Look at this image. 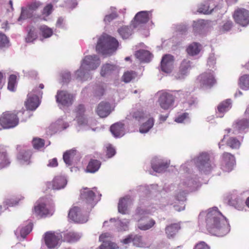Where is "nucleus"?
<instances>
[{
    "label": "nucleus",
    "instance_id": "obj_1",
    "mask_svg": "<svg viewBox=\"0 0 249 249\" xmlns=\"http://www.w3.org/2000/svg\"><path fill=\"white\" fill-rule=\"evenodd\" d=\"M206 222L207 229L212 234L223 236L230 231V225L226 218L216 207L209 209Z\"/></svg>",
    "mask_w": 249,
    "mask_h": 249
},
{
    "label": "nucleus",
    "instance_id": "obj_2",
    "mask_svg": "<svg viewBox=\"0 0 249 249\" xmlns=\"http://www.w3.org/2000/svg\"><path fill=\"white\" fill-rule=\"evenodd\" d=\"M119 46L118 40L107 35H102L98 39L96 46V51L102 54L115 52Z\"/></svg>",
    "mask_w": 249,
    "mask_h": 249
},
{
    "label": "nucleus",
    "instance_id": "obj_3",
    "mask_svg": "<svg viewBox=\"0 0 249 249\" xmlns=\"http://www.w3.org/2000/svg\"><path fill=\"white\" fill-rule=\"evenodd\" d=\"M100 64V61L97 55L86 56L83 59L80 69L76 71L75 75L77 78L82 79L85 74L86 71L95 70Z\"/></svg>",
    "mask_w": 249,
    "mask_h": 249
},
{
    "label": "nucleus",
    "instance_id": "obj_4",
    "mask_svg": "<svg viewBox=\"0 0 249 249\" xmlns=\"http://www.w3.org/2000/svg\"><path fill=\"white\" fill-rule=\"evenodd\" d=\"M19 123L18 112L6 111L0 116V125L3 129H10L17 126Z\"/></svg>",
    "mask_w": 249,
    "mask_h": 249
},
{
    "label": "nucleus",
    "instance_id": "obj_5",
    "mask_svg": "<svg viewBox=\"0 0 249 249\" xmlns=\"http://www.w3.org/2000/svg\"><path fill=\"white\" fill-rule=\"evenodd\" d=\"M234 21L239 25L246 27L249 24V11L244 8L238 7L232 15Z\"/></svg>",
    "mask_w": 249,
    "mask_h": 249
},
{
    "label": "nucleus",
    "instance_id": "obj_6",
    "mask_svg": "<svg viewBox=\"0 0 249 249\" xmlns=\"http://www.w3.org/2000/svg\"><path fill=\"white\" fill-rule=\"evenodd\" d=\"M197 80L201 88L210 89L216 83V79L212 71L203 72L198 76Z\"/></svg>",
    "mask_w": 249,
    "mask_h": 249
},
{
    "label": "nucleus",
    "instance_id": "obj_7",
    "mask_svg": "<svg viewBox=\"0 0 249 249\" xmlns=\"http://www.w3.org/2000/svg\"><path fill=\"white\" fill-rule=\"evenodd\" d=\"M18 153L16 158L19 163L22 165H29L31 162L32 152L24 145H18L17 146Z\"/></svg>",
    "mask_w": 249,
    "mask_h": 249
},
{
    "label": "nucleus",
    "instance_id": "obj_8",
    "mask_svg": "<svg viewBox=\"0 0 249 249\" xmlns=\"http://www.w3.org/2000/svg\"><path fill=\"white\" fill-rule=\"evenodd\" d=\"M43 92L35 89L28 95V98L25 105L27 109L35 110L39 106V100L38 96H42Z\"/></svg>",
    "mask_w": 249,
    "mask_h": 249
},
{
    "label": "nucleus",
    "instance_id": "obj_9",
    "mask_svg": "<svg viewBox=\"0 0 249 249\" xmlns=\"http://www.w3.org/2000/svg\"><path fill=\"white\" fill-rule=\"evenodd\" d=\"M61 238L62 235L59 233L52 231L46 232L44 236L45 244L49 249L57 248Z\"/></svg>",
    "mask_w": 249,
    "mask_h": 249
},
{
    "label": "nucleus",
    "instance_id": "obj_10",
    "mask_svg": "<svg viewBox=\"0 0 249 249\" xmlns=\"http://www.w3.org/2000/svg\"><path fill=\"white\" fill-rule=\"evenodd\" d=\"M81 197L88 211L91 210L96 204V201L95 200V195L92 190L88 189H84L81 193Z\"/></svg>",
    "mask_w": 249,
    "mask_h": 249
},
{
    "label": "nucleus",
    "instance_id": "obj_11",
    "mask_svg": "<svg viewBox=\"0 0 249 249\" xmlns=\"http://www.w3.org/2000/svg\"><path fill=\"white\" fill-rule=\"evenodd\" d=\"M86 108L84 105L79 104L75 107L73 113L75 114V120L80 125H87L88 120L85 115Z\"/></svg>",
    "mask_w": 249,
    "mask_h": 249
},
{
    "label": "nucleus",
    "instance_id": "obj_12",
    "mask_svg": "<svg viewBox=\"0 0 249 249\" xmlns=\"http://www.w3.org/2000/svg\"><path fill=\"white\" fill-rule=\"evenodd\" d=\"M209 161L210 158L208 154L202 153L196 159V166L200 171L206 173L211 170V166Z\"/></svg>",
    "mask_w": 249,
    "mask_h": 249
},
{
    "label": "nucleus",
    "instance_id": "obj_13",
    "mask_svg": "<svg viewBox=\"0 0 249 249\" xmlns=\"http://www.w3.org/2000/svg\"><path fill=\"white\" fill-rule=\"evenodd\" d=\"M249 127V120L242 119L238 120L233 124L232 128H228L225 130L227 134L230 133L231 132L234 134L244 131L246 129Z\"/></svg>",
    "mask_w": 249,
    "mask_h": 249
},
{
    "label": "nucleus",
    "instance_id": "obj_14",
    "mask_svg": "<svg viewBox=\"0 0 249 249\" xmlns=\"http://www.w3.org/2000/svg\"><path fill=\"white\" fill-rule=\"evenodd\" d=\"M151 14L149 11H141L138 12L135 16L133 20L131 21V26L135 28L142 24L147 22Z\"/></svg>",
    "mask_w": 249,
    "mask_h": 249
},
{
    "label": "nucleus",
    "instance_id": "obj_15",
    "mask_svg": "<svg viewBox=\"0 0 249 249\" xmlns=\"http://www.w3.org/2000/svg\"><path fill=\"white\" fill-rule=\"evenodd\" d=\"M68 217L77 223H85L87 221V217L82 214L80 209L76 206H74L70 210Z\"/></svg>",
    "mask_w": 249,
    "mask_h": 249
},
{
    "label": "nucleus",
    "instance_id": "obj_16",
    "mask_svg": "<svg viewBox=\"0 0 249 249\" xmlns=\"http://www.w3.org/2000/svg\"><path fill=\"white\" fill-rule=\"evenodd\" d=\"M158 101L160 107L162 109L167 110L173 106L175 99L173 95L164 93L160 96Z\"/></svg>",
    "mask_w": 249,
    "mask_h": 249
},
{
    "label": "nucleus",
    "instance_id": "obj_17",
    "mask_svg": "<svg viewBox=\"0 0 249 249\" xmlns=\"http://www.w3.org/2000/svg\"><path fill=\"white\" fill-rule=\"evenodd\" d=\"M56 102L63 106H70L73 102V97L68 92L64 90L58 91L56 95Z\"/></svg>",
    "mask_w": 249,
    "mask_h": 249
},
{
    "label": "nucleus",
    "instance_id": "obj_18",
    "mask_svg": "<svg viewBox=\"0 0 249 249\" xmlns=\"http://www.w3.org/2000/svg\"><path fill=\"white\" fill-rule=\"evenodd\" d=\"M174 56L171 54H165L162 58L160 68L162 71L170 73L173 68Z\"/></svg>",
    "mask_w": 249,
    "mask_h": 249
},
{
    "label": "nucleus",
    "instance_id": "obj_19",
    "mask_svg": "<svg viewBox=\"0 0 249 249\" xmlns=\"http://www.w3.org/2000/svg\"><path fill=\"white\" fill-rule=\"evenodd\" d=\"M33 212L36 216L40 218L46 217L50 214L49 210L46 207V204L42 202L41 200L36 202Z\"/></svg>",
    "mask_w": 249,
    "mask_h": 249
},
{
    "label": "nucleus",
    "instance_id": "obj_20",
    "mask_svg": "<svg viewBox=\"0 0 249 249\" xmlns=\"http://www.w3.org/2000/svg\"><path fill=\"white\" fill-rule=\"evenodd\" d=\"M67 184V180L62 176L55 177L53 181L47 183L49 189L59 190L63 188Z\"/></svg>",
    "mask_w": 249,
    "mask_h": 249
},
{
    "label": "nucleus",
    "instance_id": "obj_21",
    "mask_svg": "<svg viewBox=\"0 0 249 249\" xmlns=\"http://www.w3.org/2000/svg\"><path fill=\"white\" fill-rule=\"evenodd\" d=\"M111 112L110 104L107 102H101L98 104L96 109V113L101 118L107 117Z\"/></svg>",
    "mask_w": 249,
    "mask_h": 249
},
{
    "label": "nucleus",
    "instance_id": "obj_22",
    "mask_svg": "<svg viewBox=\"0 0 249 249\" xmlns=\"http://www.w3.org/2000/svg\"><path fill=\"white\" fill-rule=\"evenodd\" d=\"M110 130L115 137H122L124 134V125L122 123L117 122L111 125Z\"/></svg>",
    "mask_w": 249,
    "mask_h": 249
},
{
    "label": "nucleus",
    "instance_id": "obj_23",
    "mask_svg": "<svg viewBox=\"0 0 249 249\" xmlns=\"http://www.w3.org/2000/svg\"><path fill=\"white\" fill-rule=\"evenodd\" d=\"M11 160L7 150L3 148H0V168L7 167L10 165Z\"/></svg>",
    "mask_w": 249,
    "mask_h": 249
},
{
    "label": "nucleus",
    "instance_id": "obj_24",
    "mask_svg": "<svg viewBox=\"0 0 249 249\" xmlns=\"http://www.w3.org/2000/svg\"><path fill=\"white\" fill-rule=\"evenodd\" d=\"M215 7V5L213 0H207L200 5L198 11L205 14H210Z\"/></svg>",
    "mask_w": 249,
    "mask_h": 249
},
{
    "label": "nucleus",
    "instance_id": "obj_25",
    "mask_svg": "<svg viewBox=\"0 0 249 249\" xmlns=\"http://www.w3.org/2000/svg\"><path fill=\"white\" fill-rule=\"evenodd\" d=\"M101 162L100 160L95 159H91L86 167V171L88 173H94L100 168Z\"/></svg>",
    "mask_w": 249,
    "mask_h": 249
},
{
    "label": "nucleus",
    "instance_id": "obj_26",
    "mask_svg": "<svg viewBox=\"0 0 249 249\" xmlns=\"http://www.w3.org/2000/svg\"><path fill=\"white\" fill-rule=\"evenodd\" d=\"M129 117L138 122H141L145 118L148 116V115L143 111L142 109H140L138 110H133L130 113Z\"/></svg>",
    "mask_w": 249,
    "mask_h": 249
},
{
    "label": "nucleus",
    "instance_id": "obj_27",
    "mask_svg": "<svg viewBox=\"0 0 249 249\" xmlns=\"http://www.w3.org/2000/svg\"><path fill=\"white\" fill-rule=\"evenodd\" d=\"M180 225L178 223L172 224L165 228V232L168 238L173 237L180 229Z\"/></svg>",
    "mask_w": 249,
    "mask_h": 249
},
{
    "label": "nucleus",
    "instance_id": "obj_28",
    "mask_svg": "<svg viewBox=\"0 0 249 249\" xmlns=\"http://www.w3.org/2000/svg\"><path fill=\"white\" fill-rule=\"evenodd\" d=\"M201 50V45L199 43L193 42L190 44L186 49L187 53L191 56L198 54Z\"/></svg>",
    "mask_w": 249,
    "mask_h": 249
},
{
    "label": "nucleus",
    "instance_id": "obj_29",
    "mask_svg": "<svg viewBox=\"0 0 249 249\" xmlns=\"http://www.w3.org/2000/svg\"><path fill=\"white\" fill-rule=\"evenodd\" d=\"M40 5V3L39 2H33L28 4L26 7L22 8L21 16L25 17L27 13L36 11L39 7Z\"/></svg>",
    "mask_w": 249,
    "mask_h": 249
},
{
    "label": "nucleus",
    "instance_id": "obj_30",
    "mask_svg": "<svg viewBox=\"0 0 249 249\" xmlns=\"http://www.w3.org/2000/svg\"><path fill=\"white\" fill-rule=\"evenodd\" d=\"M129 202L130 199L127 196L120 199L118 206L119 212L122 214L126 213L128 204Z\"/></svg>",
    "mask_w": 249,
    "mask_h": 249
},
{
    "label": "nucleus",
    "instance_id": "obj_31",
    "mask_svg": "<svg viewBox=\"0 0 249 249\" xmlns=\"http://www.w3.org/2000/svg\"><path fill=\"white\" fill-rule=\"evenodd\" d=\"M155 120L153 117H150L139 128V131L142 133H147L153 126Z\"/></svg>",
    "mask_w": 249,
    "mask_h": 249
},
{
    "label": "nucleus",
    "instance_id": "obj_32",
    "mask_svg": "<svg viewBox=\"0 0 249 249\" xmlns=\"http://www.w3.org/2000/svg\"><path fill=\"white\" fill-rule=\"evenodd\" d=\"M140 223L138 225V228L143 231H146L150 229L152 227H153L155 224V221L154 220L152 219H146V223L142 222V219L141 218L139 220Z\"/></svg>",
    "mask_w": 249,
    "mask_h": 249
},
{
    "label": "nucleus",
    "instance_id": "obj_33",
    "mask_svg": "<svg viewBox=\"0 0 249 249\" xmlns=\"http://www.w3.org/2000/svg\"><path fill=\"white\" fill-rule=\"evenodd\" d=\"M76 155V150L71 149L67 151L63 154V160L66 164L68 165H71L72 160Z\"/></svg>",
    "mask_w": 249,
    "mask_h": 249
},
{
    "label": "nucleus",
    "instance_id": "obj_34",
    "mask_svg": "<svg viewBox=\"0 0 249 249\" xmlns=\"http://www.w3.org/2000/svg\"><path fill=\"white\" fill-rule=\"evenodd\" d=\"M169 166V163L167 161H160L157 164H153L152 168L154 171L161 173L165 171Z\"/></svg>",
    "mask_w": 249,
    "mask_h": 249
},
{
    "label": "nucleus",
    "instance_id": "obj_35",
    "mask_svg": "<svg viewBox=\"0 0 249 249\" xmlns=\"http://www.w3.org/2000/svg\"><path fill=\"white\" fill-rule=\"evenodd\" d=\"M118 32L123 39L128 38L132 34V29L128 26H124L120 27Z\"/></svg>",
    "mask_w": 249,
    "mask_h": 249
},
{
    "label": "nucleus",
    "instance_id": "obj_36",
    "mask_svg": "<svg viewBox=\"0 0 249 249\" xmlns=\"http://www.w3.org/2000/svg\"><path fill=\"white\" fill-rule=\"evenodd\" d=\"M80 235L74 232L70 231L64 234V241L73 243L79 240L80 239Z\"/></svg>",
    "mask_w": 249,
    "mask_h": 249
},
{
    "label": "nucleus",
    "instance_id": "obj_37",
    "mask_svg": "<svg viewBox=\"0 0 249 249\" xmlns=\"http://www.w3.org/2000/svg\"><path fill=\"white\" fill-rule=\"evenodd\" d=\"M136 57L142 62H148L151 58L149 52L145 50H139L135 53Z\"/></svg>",
    "mask_w": 249,
    "mask_h": 249
},
{
    "label": "nucleus",
    "instance_id": "obj_38",
    "mask_svg": "<svg viewBox=\"0 0 249 249\" xmlns=\"http://www.w3.org/2000/svg\"><path fill=\"white\" fill-rule=\"evenodd\" d=\"M116 69V67L115 65L108 63L105 64L102 67L100 72L101 75L102 76L110 75Z\"/></svg>",
    "mask_w": 249,
    "mask_h": 249
},
{
    "label": "nucleus",
    "instance_id": "obj_39",
    "mask_svg": "<svg viewBox=\"0 0 249 249\" xmlns=\"http://www.w3.org/2000/svg\"><path fill=\"white\" fill-rule=\"evenodd\" d=\"M38 29L39 30V35L43 37V38H49L53 35V29L47 25H41L39 26Z\"/></svg>",
    "mask_w": 249,
    "mask_h": 249
},
{
    "label": "nucleus",
    "instance_id": "obj_40",
    "mask_svg": "<svg viewBox=\"0 0 249 249\" xmlns=\"http://www.w3.org/2000/svg\"><path fill=\"white\" fill-rule=\"evenodd\" d=\"M231 107L230 99H227L220 103L217 107V110L219 113H223L229 110Z\"/></svg>",
    "mask_w": 249,
    "mask_h": 249
},
{
    "label": "nucleus",
    "instance_id": "obj_41",
    "mask_svg": "<svg viewBox=\"0 0 249 249\" xmlns=\"http://www.w3.org/2000/svg\"><path fill=\"white\" fill-rule=\"evenodd\" d=\"M191 68V61L187 59L183 60L179 67V73L181 75H185Z\"/></svg>",
    "mask_w": 249,
    "mask_h": 249
},
{
    "label": "nucleus",
    "instance_id": "obj_42",
    "mask_svg": "<svg viewBox=\"0 0 249 249\" xmlns=\"http://www.w3.org/2000/svg\"><path fill=\"white\" fill-rule=\"evenodd\" d=\"M226 144L232 149H238L241 145L240 142L235 137H230L226 141Z\"/></svg>",
    "mask_w": 249,
    "mask_h": 249
},
{
    "label": "nucleus",
    "instance_id": "obj_43",
    "mask_svg": "<svg viewBox=\"0 0 249 249\" xmlns=\"http://www.w3.org/2000/svg\"><path fill=\"white\" fill-rule=\"evenodd\" d=\"M239 85L243 89H249V75H244L239 80Z\"/></svg>",
    "mask_w": 249,
    "mask_h": 249
},
{
    "label": "nucleus",
    "instance_id": "obj_44",
    "mask_svg": "<svg viewBox=\"0 0 249 249\" xmlns=\"http://www.w3.org/2000/svg\"><path fill=\"white\" fill-rule=\"evenodd\" d=\"M223 161L227 165L233 164L235 161L234 156L230 153L224 152L222 154Z\"/></svg>",
    "mask_w": 249,
    "mask_h": 249
},
{
    "label": "nucleus",
    "instance_id": "obj_45",
    "mask_svg": "<svg viewBox=\"0 0 249 249\" xmlns=\"http://www.w3.org/2000/svg\"><path fill=\"white\" fill-rule=\"evenodd\" d=\"M136 75V73L134 71H127L124 73L122 79L124 82L128 83L134 79Z\"/></svg>",
    "mask_w": 249,
    "mask_h": 249
},
{
    "label": "nucleus",
    "instance_id": "obj_46",
    "mask_svg": "<svg viewBox=\"0 0 249 249\" xmlns=\"http://www.w3.org/2000/svg\"><path fill=\"white\" fill-rule=\"evenodd\" d=\"M37 34L36 32L35 28L33 27H31L28 33L26 40L27 42H31L37 38Z\"/></svg>",
    "mask_w": 249,
    "mask_h": 249
},
{
    "label": "nucleus",
    "instance_id": "obj_47",
    "mask_svg": "<svg viewBox=\"0 0 249 249\" xmlns=\"http://www.w3.org/2000/svg\"><path fill=\"white\" fill-rule=\"evenodd\" d=\"M16 83L17 76L14 74L11 75L9 78L8 83V89L12 91H15Z\"/></svg>",
    "mask_w": 249,
    "mask_h": 249
},
{
    "label": "nucleus",
    "instance_id": "obj_48",
    "mask_svg": "<svg viewBox=\"0 0 249 249\" xmlns=\"http://www.w3.org/2000/svg\"><path fill=\"white\" fill-rule=\"evenodd\" d=\"M32 144L35 149H39L44 146L45 141L41 138H35L32 141Z\"/></svg>",
    "mask_w": 249,
    "mask_h": 249
},
{
    "label": "nucleus",
    "instance_id": "obj_49",
    "mask_svg": "<svg viewBox=\"0 0 249 249\" xmlns=\"http://www.w3.org/2000/svg\"><path fill=\"white\" fill-rule=\"evenodd\" d=\"M132 243L139 247H144L145 244L142 242V236L139 235H133Z\"/></svg>",
    "mask_w": 249,
    "mask_h": 249
},
{
    "label": "nucleus",
    "instance_id": "obj_50",
    "mask_svg": "<svg viewBox=\"0 0 249 249\" xmlns=\"http://www.w3.org/2000/svg\"><path fill=\"white\" fill-rule=\"evenodd\" d=\"M118 248L117 245L111 241L103 243L99 247V249H117Z\"/></svg>",
    "mask_w": 249,
    "mask_h": 249
},
{
    "label": "nucleus",
    "instance_id": "obj_51",
    "mask_svg": "<svg viewBox=\"0 0 249 249\" xmlns=\"http://www.w3.org/2000/svg\"><path fill=\"white\" fill-rule=\"evenodd\" d=\"M112 238V236L111 234L106 232L100 235L99 236V241L104 243L111 241Z\"/></svg>",
    "mask_w": 249,
    "mask_h": 249
},
{
    "label": "nucleus",
    "instance_id": "obj_52",
    "mask_svg": "<svg viewBox=\"0 0 249 249\" xmlns=\"http://www.w3.org/2000/svg\"><path fill=\"white\" fill-rule=\"evenodd\" d=\"M9 43V40L4 34L0 32V47L6 46Z\"/></svg>",
    "mask_w": 249,
    "mask_h": 249
},
{
    "label": "nucleus",
    "instance_id": "obj_53",
    "mask_svg": "<svg viewBox=\"0 0 249 249\" xmlns=\"http://www.w3.org/2000/svg\"><path fill=\"white\" fill-rule=\"evenodd\" d=\"M105 92V89L103 86H97L95 89L94 95L96 97L103 96Z\"/></svg>",
    "mask_w": 249,
    "mask_h": 249
},
{
    "label": "nucleus",
    "instance_id": "obj_54",
    "mask_svg": "<svg viewBox=\"0 0 249 249\" xmlns=\"http://www.w3.org/2000/svg\"><path fill=\"white\" fill-rule=\"evenodd\" d=\"M193 249H210V247L205 242L200 241L195 246Z\"/></svg>",
    "mask_w": 249,
    "mask_h": 249
},
{
    "label": "nucleus",
    "instance_id": "obj_55",
    "mask_svg": "<svg viewBox=\"0 0 249 249\" xmlns=\"http://www.w3.org/2000/svg\"><path fill=\"white\" fill-rule=\"evenodd\" d=\"M189 118V114L187 112H185L178 115L175 120V122L181 123L184 122V121Z\"/></svg>",
    "mask_w": 249,
    "mask_h": 249
},
{
    "label": "nucleus",
    "instance_id": "obj_56",
    "mask_svg": "<svg viewBox=\"0 0 249 249\" xmlns=\"http://www.w3.org/2000/svg\"><path fill=\"white\" fill-rule=\"evenodd\" d=\"M32 231V226L27 225L22 228L20 230V234L21 236L23 237L29 234Z\"/></svg>",
    "mask_w": 249,
    "mask_h": 249
},
{
    "label": "nucleus",
    "instance_id": "obj_57",
    "mask_svg": "<svg viewBox=\"0 0 249 249\" xmlns=\"http://www.w3.org/2000/svg\"><path fill=\"white\" fill-rule=\"evenodd\" d=\"M116 151L115 149L111 145L107 147L106 154L108 158H111L115 154Z\"/></svg>",
    "mask_w": 249,
    "mask_h": 249
},
{
    "label": "nucleus",
    "instance_id": "obj_58",
    "mask_svg": "<svg viewBox=\"0 0 249 249\" xmlns=\"http://www.w3.org/2000/svg\"><path fill=\"white\" fill-rule=\"evenodd\" d=\"M52 10L53 5L51 4H49L44 8L43 14L48 16L51 14Z\"/></svg>",
    "mask_w": 249,
    "mask_h": 249
},
{
    "label": "nucleus",
    "instance_id": "obj_59",
    "mask_svg": "<svg viewBox=\"0 0 249 249\" xmlns=\"http://www.w3.org/2000/svg\"><path fill=\"white\" fill-rule=\"evenodd\" d=\"M233 25L232 22L231 20L227 21L222 26V30L224 31H229L231 29Z\"/></svg>",
    "mask_w": 249,
    "mask_h": 249
},
{
    "label": "nucleus",
    "instance_id": "obj_60",
    "mask_svg": "<svg viewBox=\"0 0 249 249\" xmlns=\"http://www.w3.org/2000/svg\"><path fill=\"white\" fill-rule=\"evenodd\" d=\"M50 167H55L58 166L57 160L56 158H53L49 161L48 165Z\"/></svg>",
    "mask_w": 249,
    "mask_h": 249
},
{
    "label": "nucleus",
    "instance_id": "obj_61",
    "mask_svg": "<svg viewBox=\"0 0 249 249\" xmlns=\"http://www.w3.org/2000/svg\"><path fill=\"white\" fill-rule=\"evenodd\" d=\"M133 240V235L131 234L128 235L127 237L123 240V243L125 244H127L132 242Z\"/></svg>",
    "mask_w": 249,
    "mask_h": 249
},
{
    "label": "nucleus",
    "instance_id": "obj_62",
    "mask_svg": "<svg viewBox=\"0 0 249 249\" xmlns=\"http://www.w3.org/2000/svg\"><path fill=\"white\" fill-rule=\"evenodd\" d=\"M116 17H117V16H116V14H110V15H107L105 17V20L109 22L110 20L114 19Z\"/></svg>",
    "mask_w": 249,
    "mask_h": 249
},
{
    "label": "nucleus",
    "instance_id": "obj_63",
    "mask_svg": "<svg viewBox=\"0 0 249 249\" xmlns=\"http://www.w3.org/2000/svg\"><path fill=\"white\" fill-rule=\"evenodd\" d=\"M71 78V74L69 72L65 73L63 75V82H68Z\"/></svg>",
    "mask_w": 249,
    "mask_h": 249
},
{
    "label": "nucleus",
    "instance_id": "obj_64",
    "mask_svg": "<svg viewBox=\"0 0 249 249\" xmlns=\"http://www.w3.org/2000/svg\"><path fill=\"white\" fill-rule=\"evenodd\" d=\"M146 213H147V212L141 209L140 208H138L136 210L137 215L140 216L142 215H144Z\"/></svg>",
    "mask_w": 249,
    "mask_h": 249
}]
</instances>
